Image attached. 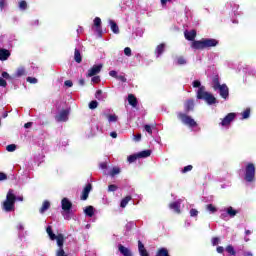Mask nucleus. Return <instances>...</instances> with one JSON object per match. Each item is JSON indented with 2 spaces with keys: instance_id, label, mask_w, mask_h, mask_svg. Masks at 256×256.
<instances>
[{
  "instance_id": "24",
  "label": "nucleus",
  "mask_w": 256,
  "mask_h": 256,
  "mask_svg": "<svg viewBox=\"0 0 256 256\" xmlns=\"http://www.w3.org/2000/svg\"><path fill=\"white\" fill-rule=\"evenodd\" d=\"M212 87H213L214 91H217V89L219 87H221V83L219 82V75L218 74L214 75L213 78H212Z\"/></svg>"
},
{
  "instance_id": "2",
  "label": "nucleus",
  "mask_w": 256,
  "mask_h": 256,
  "mask_svg": "<svg viewBox=\"0 0 256 256\" xmlns=\"http://www.w3.org/2000/svg\"><path fill=\"white\" fill-rule=\"evenodd\" d=\"M197 99H203L208 105H215L217 98L213 94L205 91V86H202L197 91Z\"/></svg>"
},
{
  "instance_id": "6",
  "label": "nucleus",
  "mask_w": 256,
  "mask_h": 256,
  "mask_svg": "<svg viewBox=\"0 0 256 256\" xmlns=\"http://www.w3.org/2000/svg\"><path fill=\"white\" fill-rule=\"evenodd\" d=\"M65 243V236L60 233L58 234V247L59 249L56 252V256H67V254H65V250H63V244Z\"/></svg>"
},
{
  "instance_id": "46",
  "label": "nucleus",
  "mask_w": 256,
  "mask_h": 256,
  "mask_svg": "<svg viewBox=\"0 0 256 256\" xmlns=\"http://www.w3.org/2000/svg\"><path fill=\"white\" fill-rule=\"evenodd\" d=\"M144 129H145L146 132L149 133V135H153V129L151 128V125L146 124V125L144 126Z\"/></svg>"
},
{
  "instance_id": "31",
  "label": "nucleus",
  "mask_w": 256,
  "mask_h": 256,
  "mask_svg": "<svg viewBox=\"0 0 256 256\" xmlns=\"http://www.w3.org/2000/svg\"><path fill=\"white\" fill-rule=\"evenodd\" d=\"M132 197L131 196H126L121 200L120 203V207H122V209H125L127 207V205L129 204V201H131Z\"/></svg>"
},
{
  "instance_id": "42",
  "label": "nucleus",
  "mask_w": 256,
  "mask_h": 256,
  "mask_svg": "<svg viewBox=\"0 0 256 256\" xmlns=\"http://www.w3.org/2000/svg\"><path fill=\"white\" fill-rule=\"evenodd\" d=\"M19 8H20L22 11H25V9H27V1L21 0V1L19 2Z\"/></svg>"
},
{
  "instance_id": "56",
  "label": "nucleus",
  "mask_w": 256,
  "mask_h": 256,
  "mask_svg": "<svg viewBox=\"0 0 256 256\" xmlns=\"http://www.w3.org/2000/svg\"><path fill=\"white\" fill-rule=\"evenodd\" d=\"M0 87H7V81L0 77Z\"/></svg>"
},
{
  "instance_id": "1",
  "label": "nucleus",
  "mask_w": 256,
  "mask_h": 256,
  "mask_svg": "<svg viewBox=\"0 0 256 256\" xmlns=\"http://www.w3.org/2000/svg\"><path fill=\"white\" fill-rule=\"evenodd\" d=\"M23 201V196H15V191L13 189H9L6 195V200L2 204V209L6 213H11L15 211V202Z\"/></svg>"
},
{
  "instance_id": "35",
  "label": "nucleus",
  "mask_w": 256,
  "mask_h": 256,
  "mask_svg": "<svg viewBox=\"0 0 256 256\" xmlns=\"http://www.w3.org/2000/svg\"><path fill=\"white\" fill-rule=\"evenodd\" d=\"M120 173H121V169L119 167H114L110 172V176L115 177V175H119Z\"/></svg>"
},
{
  "instance_id": "53",
  "label": "nucleus",
  "mask_w": 256,
  "mask_h": 256,
  "mask_svg": "<svg viewBox=\"0 0 256 256\" xmlns=\"http://www.w3.org/2000/svg\"><path fill=\"white\" fill-rule=\"evenodd\" d=\"M116 79H118V81H121L122 83H127V78H125V76L123 75H118Z\"/></svg>"
},
{
  "instance_id": "40",
  "label": "nucleus",
  "mask_w": 256,
  "mask_h": 256,
  "mask_svg": "<svg viewBox=\"0 0 256 256\" xmlns=\"http://www.w3.org/2000/svg\"><path fill=\"white\" fill-rule=\"evenodd\" d=\"M103 90H97L95 93V98L98 99V101H102L103 100Z\"/></svg>"
},
{
  "instance_id": "38",
  "label": "nucleus",
  "mask_w": 256,
  "mask_h": 256,
  "mask_svg": "<svg viewBox=\"0 0 256 256\" xmlns=\"http://www.w3.org/2000/svg\"><path fill=\"white\" fill-rule=\"evenodd\" d=\"M97 107H99V102H97L96 100H92L90 103H89V109H97Z\"/></svg>"
},
{
  "instance_id": "9",
  "label": "nucleus",
  "mask_w": 256,
  "mask_h": 256,
  "mask_svg": "<svg viewBox=\"0 0 256 256\" xmlns=\"http://www.w3.org/2000/svg\"><path fill=\"white\" fill-rule=\"evenodd\" d=\"M93 189V185H91V183H88L83 191H82V195L80 196L81 201H87V199H89V193H91Z\"/></svg>"
},
{
  "instance_id": "39",
  "label": "nucleus",
  "mask_w": 256,
  "mask_h": 256,
  "mask_svg": "<svg viewBox=\"0 0 256 256\" xmlns=\"http://www.w3.org/2000/svg\"><path fill=\"white\" fill-rule=\"evenodd\" d=\"M207 211H210V213H217V208L213 206V204H208L206 206Z\"/></svg>"
},
{
  "instance_id": "58",
  "label": "nucleus",
  "mask_w": 256,
  "mask_h": 256,
  "mask_svg": "<svg viewBox=\"0 0 256 256\" xmlns=\"http://www.w3.org/2000/svg\"><path fill=\"white\" fill-rule=\"evenodd\" d=\"M64 85H65V87H73V81H71V80H66V81L64 82Z\"/></svg>"
},
{
  "instance_id": "51",
  "label": "nucleus",
  "mask_w": 256,
  "mask_h": 256,
  "mask_svg": "<svg viewBox=\"0 0 256 256\" xmlns=\"http://www.w3.org/2000/svg\"><path fill=\"white\" fill-rule=\"evenodd\" d=\"M192 85L196 89L197 88L201 89V81H199V80H195Z\"/></svg>"
},
{
  "instance_id": "52",
  "label": "nucleus",
  "mask_w": 256,
  "mask_h": 256,
  "mask_svg": "<svg viewBox=\"0 0 256 256\" xmlns=\"http://www.w3.org/2000/svg\"><path fill=\"white\" fill-rule=\"evenodd\" d=\"M124 54L126 55V57H131V48L126 47L124 49Z\"/></svg>"
},
{
  "instance_id": "55",
  "label": "nucleus",
  "mask_w": 256,
  "mask_h": 256,
  "mask_svg": "<svg viewBox=\"0 0 256 256\" xmlns=\"http://www.w3.org/2000/svg\"><path fill=\"white\" fill-rule=\"evenodd\" d=\"M109 75H110V77H114V79H117V77L119 76V75H117V71H115V70H111L109 72Z\"/></svg>"
},
{
  "instance_id": "14",
  "label": "nucleus",
  "mask_w": 256,
  "mask_h": 256,
  "mask_svg": "<svg viewBox=\"0 0 256 256\" xmlns=\"http://www.w3.org/2000/svg\"><path fill=\"white\" fill-rule=\"evenodd\" d=\"M219 45V41L213 38L204 39V47L205 49L209 47H217Z\"/></svg>"
},
{
  "instance_id": "64",
  "label": "nucleus",
  "mask_w": 256,
  "mask_h": 256,
  "mask_svg": "<svg viewBox=\"0 0 256 256\" xmlns=\"http://www.w3.org/2000/svg\"><path fill=\"white\" fill-rule=\"evenodd\" d=\"M243 256H253V253H251V252H244Z\"/></svg>"
},
{
  "instance_id": "16",
  "label": "nucleus",
  "mask_w": 256,
  "mask_h": 256,
  "mask_svg": "<svg viewBox=\"0 0 256 256\" xmlns=\"http://www.w3.org/2000/svg\"><path fill=\"white\" fill-rule=\"evenodd\" d=\"M46 233L51 241H57V243H59V235H55V233H53V228L51 226L46 228Z\"/></svg>"
},
{
  "instance_id": "36",
  "label": "nucleus",
  "mask_w": 256,
  "mask_h": 256,
  "mask_svg": "<svg viewBox=\"0 0 256 256\" xmlns=\"http://www.w3.org/2000/svg\"><path fill=\"white\" fill-rule=\"evenodd\" d=\"M226 251L227 253H229V255H236L237 252H235V248H233V245H228L226 247Z\"/></svg>"
},
{
  "instance_id": "21",
  "label": "nucleus",
  "mask_w": 256,
  "mask_h": 256,
  "mask_svg": "<svg viewBox=\"0 0 256 256\" xmlns=\"http://www.w3.org/2000/svg\"><path fill=\"white\" fill-rule=\"evenodd\" d=\"M11 57V52L7 49H0V61H7Z\"/></svg>"
},
{
  "instance_id": "28",
  "label": "nucleus",
  "mask_w": 256,
  "mask_h": 256,
  "mask_svg": "<svg viewBox=\"0 0 256 256\" xmlns=\"http://www.w3.org/2000/svg\"><path fill=\"white\" fill-rule=\"evenodd\" d=\"M84 213L85 215H87L88 217H93L95 215V208L93 206H87L84 209Z\"/></svg>"
},
{
  "instance_id": "29",
  "label": "nucleus",
  "mask_w": 256,
  "mask_h": 256,
  "mask_svg": "<svg viewBox=\"0 0 256 256\" xmlns=\"http://www.w3.org/2000/svg\"><path fill=\"white\" fill-rule=\"evenodd\" d=\"M74 61H76V63L83 61V56H81V52L77 48L74 50Z\"/></svg>"
},
{
  "instance_id": "32",
  "label": "nucleus",
  "mask_w": 256,
  "mask_h": 256,
  "mask_svg": "<svg viewBox=\"0 0 256 256\" xmlns=\"http://www.w3.org/2000/svg\"><path fill=\"white\" fill-rule=\"evenodd\" d=\"M156 256H169V250L167 248H159L157 250Z\"/></svg>"
},
{
  "instance_id": "23",
  "label": "nucleus",
  "mask_w": 256,
  "mask_h": 256,
  "mask_svg": "<svg viewBox=\"0 0 256 256\" xmlns=\"http://www.w3.org/2000/svg\"><path fill=\"white\" fill-rule=\"evenodd\" d=\"M94 26L96 27V31L98 35H103V30L101 29V18L96 17L94 18Z\"/></svg>"
},
{
  "instance_id": "12",
  "label": "nucleus",
  "mask_w": 256,
  "mask_h": 256,
  "mask_svg": "<svg viewBox=\"0 0 256 256\" xmlns=\"http://www.w3.org/2000/svg\"><path fill=\"white\" fill-rule=\"evenodd\" d=\"M191 48L198 51L205 49V40H194L191 44Z\"/></svg>"
},
{
  "instance_id": "41",
  "label": "nucleus",
  "mask_w": 256,
  "mask_h": 256,
  "mask_svg": "<svg viewBox=\"0 0 256 256\" xmlns=\"http://www.w3.org/2000/svg\"><path fill=\"white\" fill-rule=\"evenodd\" d=\"M251 115V109H246L243 113H242V119H249V116Z\"/></svg>"
},
{
  "instance_id": "49",
  "label": "nucleus",
  "mask_w": 256,
  "mask_h": 256,
  "mask_svg": "<svg viewBox=\"0 0 256 256\" xmlns=\"http://www.w3.org/2000/svg\"><path fill=\"white\" fill-rule=\"evenodd\" d=\"M26 81L28 82V83H32L33 85H35V83H37V78H33V77H28L27 79H26Z\"/></svg>"
},
{
  "instance_id": "60",
  "label": "nucleus",
  "mask_w": 256,
  "mask_h": 256,
  "mask_svg": "<svg viewBox=\"0 0 256 256\" xmlns=\"http://www.w3.org/2000/svg\"><path fill=\"white\" fill-rule=\"evenodd\" d=\"M134 141H137V142L141 141V133L134 135Z\"/></svg>"
},
{
  "instance_id": "25",
  "label": "nucleus",
  "mask_w": 256,
  "mask_h": 256,
  "mask_svg": "<svg viewBox=\"0 0 256 256\" xmlns=\"http://www.w3.org/2000/svg\"><path fill=\"white\" fill-rule=\"evenodd\" d=\"M110 29L115 35H119V26L114 20H109Z\"/></svg>"
},
{
  "instance_id": "27",
  "label": "nucleus",
  "mask_w": 256,
  "mask_h": 256,
  "mask_svg": "<svg viewBox=\"0 0 256 256\" xmlns=\"http://www.w3.org/2000/svg\"><path fill=\"white\" fill-rule=\"evenodd\" d=\"M51 207V202H49L48 200H45L39 210V212L41 214L45 213V211L49 210V208Z\"/></svg>"
},
{
  "instance_id": "44",
  "label": "nucleus",
  "mask_w": 256,
  "mask_h": 256,
  "mask_svg": "<svg viewBox=\"0 0 256 256\" xmlns=\"http://www.w3.org/2000/svg\"><path fill=\"white\" fill-rule=\"evenodd\" d=\"M189 171H193V165L185 166L182 170V173H189Z\"/></svg>"
},
{
  "instance_id": "43",
  "label": "nucleus",
  "mask_w": 256,
  "mask_h": 256,
  "mask_svg": "<svg viewBox=\"0 0 256 256\" xmlns=\"http://www.w3.org/2000/svg\"><path fill=\"white\" fill-rule=\"evenodd\" d=\"M15 149H17V145H15V144H9V145L6 147V150H7L9 153H13V151H15Z\"/></svg>"
},
{
  "instance_id": "20",
  "label": "nucleus",
  "mask_w": 256,
  "mask_h": 256,
  "mask_svg": "<svg viewBox=\"0 0 256 256\" xmlns=\"http://www.w3.org/2000/svg\"><path fill=\"white\" fill-rule=\"evenodd\" d=\"M138 251L140 256H149V252L147 249H145V245L143 242H141V240L138 241Z\"/></svg>"
},
{
  "instance_id": "15",
  "label": "nucleus",
  "mask_w": 256,
  "mask_h": 256,
  "mask_svg": "<svg viewBox=\"0 0 256 256\" xmlns=\"http://www.w3.org/2000/svg\"><path fill=\"white\" fill-rule=\"evenodd\" d=\"M169 209H172L174 213L178 215L181 213V202L175 201L169 204Z\"/></svg>"
},
{
  "instance_id": "50",
  "label": "nucleus",
  "mask_w": 256,
  "mask_h": 256,
  "mask_svg": "<svg viewBox=\"0 0 256 256\" xmlns=\"http://www.w3.org/2000/svg\"><path fill=\"white\" fill-rule=\"evenodd\" d=\"M91 81H92V83H101V77L93 76Z\"/></svg>"
},
{
  "instance_id": "26",
  "label": "nucleus",
  "mask_w": 256,
  "mask_h": 256,
  "mask_svg": "<svg viewBox=\"0 0 256 256\" xmlns=\"http://www.w3.org/2000/svg\"><path fill=\"white\" fill-rule=\"evenodd\" d=\"M128 103L131 105V107H137V98L133 94L128 95Z\"/></svg>"
},
{
  "instance_id": "47",
  "label": "nucleus",
  "mask_w": 256,
  "mask_h": 256,
  "mask_svg": "<svg viewBox=\"0 0 256 256\" xmlns=\"http://www.w3.org/2000/svg\"><path fill=\"white\" fill-rule=\"evenodd\" d=\"M197 215H199V211H197L195 208H192L190 210V217H197Z\"/></svg>"
},
{
  "instance_id": "54",
  "label": "nucleus",
  "mask_w": 256,
  "mask_h": 256,
  "mask_svg": "<svg viewBox=\"0 0 256 256\" xmlns=\"http://www.w3.org/2000/svg\"><path fill=\"white\" fill-rule=\"evenodd\" d=\"M108 121H110V122L117 121V116L116 115H108Z\"/></svg>"
},
{
  "instance_id": "57",
  "label": "nucleus",
  "mask_w": 256,
  "mask_h": 256,
  "mask_svg": "<svg viewBox=\"0 0 256 256\" xmlns=\"http://www.w3.org/2000/svg\"><path fill=\"white\" fill-rule=\"evenodd\" d=\"M0 181H7V174L0 172Z\"/></svg>"
},
{
  "instance_id": "30",
  "label": "nucleus",
  "mask_w": 256,
  "mask_h": 256,
  "mask_svg": "<svg viewBox=\"0 0 256 256\" xmlns=\"http://www.w3.org/2000/svg\"><path fill=\"white\" fill-rule=\"evenodd\" d=\"M139 159H145L147 157H151V150H143L138 153Z\"/></svg>"
},
{
  "instance_id": "37",
  "label": "nucleus",
  "mask_w": 256,
  "mask_h": 256,
  "mask_svg": "<svg viewBox=\"0 0 256 256\" xmlns=\"http://www.w3.org/2000/svg\"><path fill=\"white\" fill-rule=\"evenodd\" d=\"M177 65H187V60H185V57L179 56L177 58Z\"/></svg>"
},
{
  "instance_id": "4",
  "label": "nucleus",
  "mask_w": 256,
  "mask_h": 256,
  "mask_svg": "<svg viewBox=\"0 0 256 256\" xmlns=\"http://www.w3.org/2000/svg\"><path fill=\"white\" fill-rule=\"evenodd\" d=\"M177 117L183 123V125H187L188 127H197V122L191 116L183 112H178Z\"/></svg>"
},
{
  "instance_id": "17",
  "label": "nucleus",
  "mask_w": 256,
  "mask_h": 256,
  "mask_svg": "<svg viewBox=\"0 0 256 256\" xmlns=\"http://www.w3.org/2000/svg\"><path fill=\"white\" fill-rule=\"evenodd\" d=\"M118 250L120 251L121 255L133 256V253L131 252V250L129 248L123 246V244L118 245Z\"/></svg>"
},
{
  "instance_id": "61",
  "label": "nucleus",
  "mask_w": 256,
  "mask_h": 256,
  "mask_svg": "<svg viewBox=\"0 0 256 256\" xmlns=\"http://www.w3.org/2000/svg\"><path fill=\"white\" fill-rule=\"evenodd\" d=\"M3 79H11V76L7 72H2Z\"/></svg>"
},
{
  "instance_id": "18",
  "label": "nucleus",
  "mask_w": 256,
  "mask_h": 256,
  "mask_svg": "<svg viewBox=\"0 0 256 256\" xmlns=\"http://www.w3.org/2000/svg\"><path fill=\"white\" fill-rule=\"evenodd\" d=\"M27 75V71L24 67H19L16 72L13 74V79H19V77H25Z\"/></svg>"
},
{
  "instance_id": "62",
  "label": "nucleus",
  "mask_w": 256,
  "mask_h": 256,
  "mask_svg": "<svg viewBox=\"0 0 256 256\" xmlns=\"http://www.w3.org/2000/svg\"><path fill=\"white\" fill-rule=\"evenodd\" d=\"M24 127H25V129H29V128L33 127V122L25 123Z\"/></svg>"
},
{
  "instance_id": "45",
  "label": "nucleus",
  "mask_w": 256,
  "mask_h": 256,
  "mask_svg": "<svg viewBox=\"0 0 256 256\" xmlns=\"http://www.w3.org/2000/svg\"><path fill=\"white\" fill-rule=\"evenodd\" d=\"M117 189H119V187H117V185H115V184H111L108 186L109 192H115V191H117Z\"/></svg>"
},
{
  "instance_id": "7",
  "label": "nucleus",
  "mask_w": 256,
  "mask_h": 256,
  "mask_svg": "<svg viewBox=\"0 0 256 256\" xmlns=\"http://www.w3.org/2000/svg\"><path fill=\"white\" fill-rule=\"evenodd\" d=\"M235 117H237V114L231 112V113H228L223 119L222 121L220 122V125L222 127H229V125H231V123L233 121H235Z\"/></svg>"
},
{
  "instance_id": "34",
  "label": "nucleus",
  "mask_w": 256,
  "mask_h": 256,
  "mask_svg": "<svg viewBox=\"0 0 256 256\" xmlns=\"http://www.w3.org/2000/svg\"><path fill=\"white\" fill-rule=\"evenodd\" d=\"M137 159H139V154H132V155L128 156L127 161H128V163H135V161H137Z\"/></svg>"
},
{
  "instance_id": "10",
  "label": "nucleus",
  "mask_w": 256,
  "mask_h": 256,
  "mask_svg": "<svg viewBox=\"0 0 256 256\" xmlns=\"http://www.w3.org/2000/svg\"><path fill=\"white\" fill-rule=\"evenodd\" d=\"M101 69H103V64L94 65L88 70L87 77H95V75L101 73Z\"/></svg>"
},
{
  "instance_id": "59",
  "label": "nucleus",
  "mask_w": 256,
  "mask_h": 256,
  "mask_svg": "<svg viewBox=\"0 0 256 256\" xmlns=\"http://www.w3.org/2000/svg\"><path fill=\"white\" fill-rule=\"evenodd\" d=\"M5 5H7V3L5 2V0H0V10L2 11V9H5Z\"/></svg>"
},
{
  "instance_id": "63",
  "label": "nucleus",
  "mask_w": 256,
  "mask_h": 256,
  "mask_svg": "<svg viewBox=\"0 0 256 256\" xmlns=\"http://www.w3.org/2000/svg\"><path fill=\"white\" fill-rule=\"evenodd\" d=\"M224 251H225V248H223V246L217 247V253H223Z\"/></svg>"
},
{
  "instance_id": "48",
  "label": "nucleus",
  "mask_w": 256,
  "mask_h": 256,
  "mask_svg": "<svg viewBox=\"0 0 256 256\" xmlns=\"http://www.w3.org/2000/svg\"><path fill=\"white\" fill-rule=\"evenodd\" d=\"M220 242V239H219V237H214V238H212V240H211V243H212V245L215 247V246H217V244Z\"/></svg>"
},
{
  "instance_id": "11",
  "label": "nucleus",
  "mask_w": 256,
  "mask_h": 256,
  "mask_svg": "<svg viewBox=\"0 0 256 256\" xmlns=\"http://www.w3.org/2000/svg\"><path fill=\"white\" fill-rule=\"evenodd\" d=\"M62 209L65 213H70L73 208V203L69 201V198H63L61 201Z\"/></svg>"
},
{
  "instance_id": "8",
  "label": "nucleus",
  "mask_w": 256,
  "mask_h": 256,
  "mask_svg": "<svg viewBox=\"0 0 256 256\" xmlns=\"http://www.w3.org/2000/svg\"><path fill=\"white\" fill-rule=\"evenodd\" d=\"M217 90L219 91L220 97L222 99H228L229 98V87H227V84L220 85Z\"/></svg>"
},
{
  "instance_id": "5",
  "label": "nucleus",
  "mask_w": 256,
  "mask_h": 256,
  "mask_svg": "<svg viewBox=\"0 0 256 256\" xmlns=\"http://www.w3.org/2000/svg\"><path fill=\"white\" fill-rule=\"evenodd\" d=\"M69 113H71L70 108L61 110V112L55 116L57 123H65L66 121H69Z\"/></svg>"
},
{
  "instance_id": "3",
  "label": "nucleus",
  "mask_w": 256,
  "mask_h": 256,
  "mask_svg": "<svg viewBox=\"0 0 256 256\" xmlns=\"http://www.w3.org/2000/svg\"><path fill=\"white\" fill-rule=\"evenodd\" d=\"M244 180L247 183H253L255 181V164L248 163L245 167Z\"/></svg>"
},
{
  "instance_id": "33",
  "label": "nucleus",
  "mask_w": 256,
  "mask_h": 256,
  "mask_svg": "<svg viewBox=\"0 0 256 256\" xmlns=\"http://www.w3.org/2000/svg\"><path fill=\"white\" fill-rule=\"evenodd\" d=\"M226 212L227 214L230 216V217H235V215H237V210L233 209V207L229 206L227 209H226Z\"/></svg>"
},
{
  "instance_id": "13",
  "label": "nucleus",
  "mask_w": 256,
  "mask_h": 256,
  "mask_svg": "<svg viewBox=\"0 0 256 256\" xmlns=\"http://www.w3.org/2000/svg\"><path fill=\"white\" fill-rule=\"evenodd\" d=\"M184 37L187 41H195V37H197V30H185L184 31Z\"/></svg>"
},
{
  "instance_id": "19",
  "label": "nucleus",
  "mask_w": 256,
  "mask_h": 256,
  "mask_svg": "<svg viewBox=\"0 0 256 256\" xmlns=\"http://www.w3.org/2000/svg\"><path fill=\"white\" fill-rule=\"evenodd\" d=\"M165 47H166L165 43H161L156 46L154 50L156 57H161L162 53H165Z\"/></svg>"
},
{
  "instance_id": "22",
  "label": "nucleus",
  "mask_w": 256,
  "mask_h": 256,
  "mask_svg": "<svg viewBox=\"0 0 256 256\" xmlns=\"http://www.w3.org/2000/svg\"><path fill=\"white\" fill-rule=\"evenodd\" d=\"M186 113H189V111H193L195 109V102L193 99L187 100L184 104Z\"/></svg>"
}]
</instances>
